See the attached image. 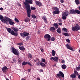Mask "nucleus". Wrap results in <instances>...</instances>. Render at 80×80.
I'll return each instance as SVG.
<instances>
[{"label":"nucleus","instance_id":"1","mask_svg":"<svg viewBox=\"0 0 80 80\" xmlns=\"http://www.w3.org/2000/svg\"><path fill=\"white\" fill-rule=\"evenodd\" d=\"M30 4H32L33 3V1L32 0H26L25 2H23V5L25 6V8H28L29 7L30 8Z\"/></svg>","mask_w":80,"mask_h":80},{"label":"nucleus","instance_id":"2","mask_svg":"<svg viewBox=\"0 0 80 80\" xmlns=\"http://www.w3.org/2000/svg\"><path fill=\"white\" fill-rule=\"evenodd\" d=\"M7 18H9L6 17V19L3 18V16H2V15H0V19L1 21H2V22H4V23H5L6 24H7L8 22V20L7 19Z\"/></svg>","mask_w":80,"mask_h":80},{"label":"nucleus","instance_id":"3","mask_svg":"<svg viewBox=\"0 0 80 80\" xmlns=\"http://www.w3.org/2000/svg\"><path fill=\"white\" fill-rule=\"evenodd\" d=\"M62 18L63 20H65L67 18L66 17L68 16L69 15V12L68 11H66L64 12L62 14Z\"/></svg>","mask_w":80,"mask_h":80},{"label":"nucleus","instance_id":"4","mask_svg":"<svg viewBox=\"0 0 80 80\" xmlns=\"http://www.w3.org/2000/svg\"><path fill=\"white\" fill-rule=\"evenodd\" d=\"M72 29L73 31L80 30V26L78 25V24H76L74 27H73L72 28Z\"/></svg>","mask_w":80,"mask_h":80},{"label":"nucleus","instance_id":"5","mask_svg":"<svg viewBox=\"0 0 80 80\" xmlns=\"http://www.w3.org/2000/svg\"><path fill=\"white\" fill-rule=\"evenodd\" d=\"M57 76L59 78H62V77L64 78V74L61 71L59 72V73L57 74Z\"/></svg>","mask_w":80,"mask_h":80},{"label":"nucleus","instance_id":"6","mask_svg":"<svg viewBox=\"0 0 80 80\" xmlns=\"http://www.w3.org/2000/svg\"><path fill=\"white\" fill-rule=\"evenodd\" d=\"M26 8V10H27L28 17H29V18H30V13H31V10L30 9V7H28Z\"/></svg>","mask_w":80,"mask_h":80},{"label":"nucleus","instance_id":"7","mask_svg":"<svg viewBox=\"0 0 80 80\" xmlns=\"http://www.w3.org/2000/svg\"><path fill=\"white\" fill-rule=\"evenodd\" d=\"M20 34L22 37H23V38H25V37H27V36L29 35V33L24 32L23 33H20Z\"/></svg>","mask_w":80,"mask_h":80},{"label":"nucleus","instance_id":"8","mask_svg":"<svg viewBox=\"0 0 80 80\" xmlns=\"http://www.w3.org/2000/svg\"><path fill=\"white\" fill-rule=\"evenodd\" d=\"M12 53H13L14 54H15V55H18V51L17 49H16L15 48H12Z\"/></svg>","mask_w":80,"mask_h":80},{"label":"nucleus","instance_id":"9","mask_svg":"<svg viewBox=\"0 0 80 80\" xmlns=\"http://www.w3.org/2000/svg\"><path fill=\"white\" fill-rule=\"evenodd\" d=\"M44 38L47 39V41L49 42L50 40L51 36L49 34H46L44 36Z\"/></svg>","mask_w":80,"mask_h":80},{"label":"nucleus","instance_id":"10","mask_svg":"<svg viewBox=\"0 0 80 80\" xmlns=\"http://www.w3.org/2000/svg\"><path fill=\"white\" fill-rule=\"evenodd\" d=\"M7 19L8 20L9 22V24H10V25H14V24H15V23L12 21V19H11L10 18H7Z\"/></svg>","mask_w":80,"mask_h":80},{"label":"nucleus","instance_id":"11","mask_svg":"<svg viewBox=\"0 0 80 80\" xmlns=\"http://www.w3.org/2000/svg\"><path fill=\"white\" fill-rule=\"evenodd\" d=\"M50 60H53L54 61H55V62H58V58L57 57H51L50 58Z\"/></svg>","mask_w":80,"mask_h":80},{"label":"nucleus","instance_id":"12","mask_svg":"<svg viewBox=\"0 0 80 80\" xmlns=\"http://www.w3.org/2000/svg\"><path fill=\"white\" fill-rule=\"evenodd\" d=\"M66 47L68 49H69V50H72V51H74V49H73V48L71 47L70 46V45L68 44H67Z\"/></svg>","mask_w":80,"mask_h":80},{"label":"nucleus","instance_id":"13","mask_svg":"<svg viewBox=\"0 0 80 80\" xmlns=\"http://www.w3.org/2000/svg\"><path fill=\"white\" fill-rule=\"evenodd\" d=\"M10 33L11 35H14V36H16V37H17V36H18V33L17 32L15 33L13 30L11 31L10 32Z\"/></svg>","mask_w":80,"mask_h":80},{"label":"nucleus","instance_id":"14","mask_svg":"<svg viewBox=\"0 0 80 80\" xmlns=\"http://www.w3.org/2000/svg\"><path fill=\"white\" fill-rule=\"evenodd\" d=\"M3 72H7L8 70V68L6 66L4 67L2 69Z\"/></svg>","mask_w":80,"mask_h":80},{"label":"nucleus","instance_id":"15","mask_svg":"<svg viewBox=\"0 0 80 80\" xmlns=\"http://www.w3.org/2000/svg\"><path fill=\"white\" fill-rule=\"evenodd\" d=\"M49 30L52 32H55V28L53 27H51L50 28Z\"/></svg>","mask_w":80,"mask_h":80},{"label":"nucleus","instance_id":"16","mask_svg":"<svg viewBox=\"0 0 80 80\" xmlns=\"http://www.w3.org/2000/svg\"><path fill=\"white\" fill-rule=\"evenodd\" d=\"M36 5H38V6H39V7H40V6H42V3L37 1H36Z\"/></svg>","mask_w":80,"mask_h":80},{"label":"nucleus","instance_id":"17","mask_svg":"<svg viewBox=\"0 0 80 80\" xmlns=\"http://www.w3.org/2000/svg\"><path fill=\"white\" fill-rule=\"evenodd\" d=\"M52 13H53V14H59V13H60V11L55 10L53 11L52 12Z\"/></svg>","mask_w":80,"mask_h":80},{"label":"nucleus","instance_id":"18","mask_svg":"<svg viewBox=\"0 0 80 80\" xmlns=\"http://www.w3.org/2000/svg\"><path fill=\"white\" fill-rule=\"evenodd\" d=\"M19 48L21 50H25V48L22 46H19Z\"/></svg>","mask_w":80,"mask_h":80},{"label":"nucleus","instance_id":"19","mask_svg":"<svg viewBox=\"0 0 80 80\" xmlns=\"http://www.w3.org/2000/svg\"><path fill=\"white\" fill-rule=\"evenodd\" d=\"M70 13H71V14H73L74 13H75V10H70Z\"/></svg>","mask_w":80,"mask_h":80},{"label":"nucleus","instance_id":"20","mask_svg":"<svg viewBox=\"0 0 80 80\" xmlns=\"http://www.w3.org/2000/svg\"><path fill=\"white\" fill-rule=\"evenodd\" d=\"M53 26L55 27L57 29V28H58V24L57 23H54L53 24Z\"/></svg>","mask_w":80,"mask_h":80},{"label":"nucleus","instance_id":"21","mask_svg":"<svg viewBox=\"0 0 80 80\" xmlns=\"http://www.w3.org/2000/svg\"><path fill=\"white\" fill-rule=\"evenodd\" d=\"M57 32L58 33H61V29L60 28H58V29L57 30Z\"/></svg>","mask_w":80,"mask_h":80},{"label":"nucleus","instance_id":"22","mask_svg":"<svg viewBox=\"0 0 80 80\" xmlns=\"http://www.w3.org/2000/svg\"><path fill=\"white\" fill-rule=\"evenodd\" d=\"M12 29L14 30V31L15 32H18V31L19 30L17 28H13Z\"/></svg>","mask_w":80,"mask_h":80},{"label":"nucleus","instance_id":"23","mask_svg":"<svg viewBox=\"0 0 80 80\" xmlns=\"http://www.w3.org/2000/svg\"><path fill=\"white\" fill-rule=\"evenodd\" d=\"M71 77L73 78H75L76 77V75L75 74H72L71 75Z\"/></svg>","mask_w":80,"mask_h":80},{"label":"nucleus","instance_id":"24","mask_svg":"<svg viewBox=\"0 0 80 80\" xmlns=\"http://www.w3.org/2000/svg\"><path fill=\"white\" fill-rule=\"evenodd\" d=\"M62 68L63 69H65L67 68V66L65 64H63L62 66Z\"/></svg>","mask_w":80,"mask_h":80},{"label":"nucleus","instance_id":"25","mask_svg":"<svg viewBox=\"0 0 80 80\" xmlns=\"http://www.w3.org/2000/svg\"><path fill=\"white\" fill-rule=\"evenodd\" d=\"M6 29H7L8 32H9V33H10V32H11L12 31V29H11V28H7Z\"/></svg>","mask_w":80,"mask_h":80},{"label":"nucleus","instance_id":"26","mask_svg":"<svg viewBox=\"0 0 80 80\" xmlns=\"http://www.w3.org/2000/svg\"><path fill=\"white\" fill-rule=\"evenodd\" d=\"M62 30L63 32H67L68 30L67 29H66L65 28H62Z\"/></svg>","mask_w":80,"mask_h":80},{"label":"nucleus","instance_id":"27","mask_svg":"<svg viewBox=\"0 0 80 80\" xmlns=\"http://www.w3.org/2000/svg\"><path fill=\"white\" fill-rule=\"evenodd\" d=\"M75 2L76 5H79L80 4V2L79 0H75Z\"/></svg>","mask_w":80,"mask_h":80},{"label":"nucleus","instance_id":"28","mask_svg":"<svg viewBox=\"0 0 80 80\" xmlns=\"http://www.w3.org/2000/svg\"><path fill=\"white\" fill-rule=\"evenodd\" d=\"M40 65L41 66V67H42L45 66V63H44L43 62L40 63Z\"/></svg>","mask_w":80,"mask_h":80},{"label":"nucleus","instance_id":"29","mask_svg":"<svg viewBox=\"0 0 80 80\" xmlns=\"http://www.w3.org/2000/svg\"><path fill=\"white\" fill-rule=\"evenodd\" d=\"M63 35H64L65 36H66L67 37H68V36H69L68 33L65 32H63Z\"/></svg>","mask_w":80,"mask_h":80},{"label":"nucleus","instance_id":"30","mask_svg":"<svg viewBox=\"0 0 80 80\" xmlns=\"http://www.w3.org/2000/svg\"><path fill=\"white\" fill-rule=\"evenodd\" d=\"M75 13H78V14H80V11L77 10H75Z\"/></svg>","mask_w":80,"mask_h":80},{"label":"nucleus","instance_id":"31","mask_svg":"<svg viewBox=\"0 0 80 80\" xmlns=\"http://www.w3.org/2000/svg\"><path fill=\"white\" fill-rule=\"evenodd\" d=\"M52 56H55V51L54 50H52Z\"/></svg>","mask_w":80,"mask_h":80},{"label":"nucleus","instance_id":"32","mask_svg":"<svg viewBox=\"0 0 80 80\" xmlns=\"http://www.w3.org/2000/svg\"><path fill=\"white\" fill-rule=\"evenodd\" d=\"M32 18L34 19H35V18H36V16H35V14H32Z\"/></svg>","mask_w":80,"mask_h":80},{"label":"nucleus","instance_id":"33","mask_svg":"<svg viewBox=\"0 0 80 80\" xmlns=\"http://www.w3.org/2000/svg\"><path fill=\"white\" fill-rule=\"evenodd\" d=\"M14 20L16 22H17V23H18V22H19V21L16 18H15Z\"/></svg>","mask_w":80,"mask_h":80},{"label":"nucleus","instance_id":"34","mask_svg":"<svg viewBox=\"0 0 80 80\" xmlns=\"http://www.w3.org/2000/svg\"><path fill=\"white\" fill-rule=\"evenodd\" d=\"M30 21V19L28 18H27L25 20V22H28Z\"/></svg>","mask_w":80,"mask_h":80},{"label":"nucleus","instance_id":"35","mask_svg":"<svg viewBox=\"0 0 80 80\" xmlns=\"http://www.w3.org/2000/svg\"><path fill=\"white\" fill-rule=\"evenodd\" d=\"M74 73L77 75V76H78V72L77 71H74Z\"/></svg>","mask_w":80,"mask_h":80},{"label":"nucleus","instance_id":"36","mask_svg":"<svg viewBox=\"0 0 80 80\" xmlns=\"http://www.w3.org/2000/svg\"><path fill=\"white\" fill-rule=\"evenodd\" d=\"M28 58H32V54H29L28 55Z\"/></svg>","mask_w":80,"mask_h":80},{"label":"nucleus","instance_id":"37","mask_svg":"<svg viewBox=\"0 0 80 80\" xmlns=\"http://www.w3.org/2000/svg\"><path fill=\"white\" fill-rule=\"evenodd\" d=\"M23 65H26L27 64V62H23L22 63Z\"/></svg>","mask_w":80,"mask_h":80},{"label":"nucleus","instance_id":"38","mask_svg":"<svg viewBox=\"0 0 80 80\" xmlns=\"http://www.w3.org/2000/svg\"><path fill=\"white\" fill-rule=\"evenodd\" d=\"M53 9H54V10H59L58 8L57 7H54Z\"/></svg>","mask_w":80,"mask_h":80},{"label":"nucleus","instance_id":"39","mask_svg":"<svg viewBox=\"0 0 80 80\" xmlns=\"http://www.w3.org/2000/svg\"><path fill=\"white\" fill-rule=\"evenodd\" d=\"M31 10H35V9H36L34 7H32V6L31 7Z\"/></svg>","mask_w":80,"mask_h":80},{"label":"nucleus","instance_id":"40","mask_svg":"<svg viewBox=\"0 0 80 80\" xmlns=\"http://www.w3.org/2000/svg\"><path fill=\"white\" fill-rule=\"evenodd\" d=\"M41 60L42 62L43 63H45V62L46 60L44 59H43V58H42Z\"/></svg>","mask_w":80,"mask_h":80},{"label":"nucleus","instance_id":"41","mask_svg":"<svg viewBox=\"0 0 80 80\" xmlns=\"http://www.w3.org/2000/svg\"><path fill=\"white\" fill-rule=\"evenodd\" d=\"M29 38H30V37L27 36L26 38V40L27 41H28L29 40Z\"/></svg>","mask_w":80,"mask_h":80},{"label":"nucleus","instance_id":"42","mask_svg":"<svg viewBox=\"0 0 80 80\" xmlns=\"http://www.w3.org/2000/svg\"><path fill=\"white\" fill-rule=\"evenodd\" d=\"M51 40L52 41H54L55 40V38L53 37H52Z\"/></svg>","mask_w":80,"mask_h":80},{"label":"nucleus","instance_id":"43","mask_svg":"<svg viewBox=\"0 0 80 80\" xmlns=\"http://www.w3.org/2000/svg\"><path fill=\"white\" fill-rule=\"evenodd\" d=\"M27 63L28 65H29L31 67H32V65L31 64V63H30V62H28Z\"/></svg>","mask_w":80,"mask_h":80},{"label":"nucleus","instance_id":"44","mask_svg":"<svg viewBox=\"0 0 80 80\" xmlns=\"http://www.w3.org/2000/svg\"><path fill=\"white\" fill-rule=\"evenodd\" d=\"M61 63H65V61L64 60L61 59Z\"/></svg>","mask_w":80,"mask_h":80},{"label":"nucleus","instance_id":"45","mask_svg":"<svg viewBox=\"0 0 80 80\" xmlns=\"http://www.w3.org/2000/svg\"><path fill=\"white\" fill-rule=\"evenodd\" d=\"M80 67H78L76 68L77 70H80Z\"/></svg>","mask_w":80,"mask_h":80},{"label":"nucleus","instance_id":"46","mask_svg":"<svg viewBox=\"0 0 80 80\" xmlns=\"http://www.w3.org/2000/svg\"><path fill=\"white\" fill-rule=\"evenodd\" d=\"M42 19L44 20L45 22H47V18H43Z\"/></svg>","mask_w":80,"mask_h":80},{"label":"nucleus","instance_id":"47","mask_svg":"<svg viewBox=\"0 0 80 80\" xmlns=\"http://www.w3.org/2000/svg\"><path fill=\"white\" fill-rule=\"evenodd\" d=\"M18 62L19 63H22V61H21V60H20V59H18Z\"/></svg>","mask_w":80,"mask_h":80},{"label":"nucleus","instance_id":"48","mask_svg":"<svg viewBox=\"0 0 80 80\" xmlns=\"http://www.w3.org/2000/svg\"><path fill=\"white\" fill-rule=\"evenodd\" d=\"M66 41L67 42H68V43H70V40L68 39H66Z\"/></svg>","mask_w":80,"mask_h":80},{"label":"nucleus","instance_id":"49","mask_svg":"<svg viewBox=\"0 0 80 80\" xmlns=\"http://www.w3.org/2000/svg\"><path fill=\"white\" fill-rule=\"evenodd\" d=\"M40 62H38L37 63V66H38V65H40Z\"/></svg>","mask_w":80,"mask_h":80},{"label":"nucleus","instance_id":"50","mask_svg":"<svg viewBox=\"0 0 80 80\" xmlns=\"http://www.w3.org/2000/svg\"><path fill=\"white\" fill-rule=\"evenodd\" d=\"M17 5L18 7H20V6H21V4H20V3H17Z\"/></svg>","mask_w":80,"mask_h":80},{"label":"nucleus","instance_id":"51","mask_svg":"<svg viewBox=\"0 0 80 80\" xmlns=\"http://www.w3.org/2000/svg\"><path fill=\"white\" fill-rule=\"evenodd\" d=\"M58 25H62V22H59L58 23Z\"/></svg>","mask_w":80,"mask_h":80},{"label":"nucleus","instance_id":"52","mask_svg":"<svg viewBox=\"0 0 80 80\" xmlns=\"http://www.w3.org/2000/svg\"><path fill=\"white\" fill-rule=\"evenodd\" d=\"M60 2L61 3H63L64 2V1H63V0H61Z\"/></svg>","mask_w":80,"mask_h":80},{"label":"nucleus","instance_id":"53","mask_svg":"<svg viewBox=\"0 0 80 80\" xmlns=\"http://www.w3.org/2000/svg\"><path fill=\"white\" fill-rule=\"evenodd\" d=\"M41 50L42 52H44V50L43 49H41Z\"/></svg>","mask_w":80,"mask_h":80},{"label":"nucleus","instance_id":"54","mask_svg":"<svg viewBox=\"0 0 80 80\" xmlns=\"http://www.w3.org/2000/svg\"><path fill=\"white\" fill-rule=\"evenodd\" d=\"M58 21L60 22H62V20H61V19H58Z\"/></svg>","mask_w":80,"mask_h":80},{"label":"nucleus","instance_id":"55","mask_svg":"<svg viewBox=\"0 0 80 80\" xmlns=\"http://www.w3.org/2000/svg\"><path fill=\"white\" fill-rule=\"evenodd\" d=\"M38 33H40V31L38 30Z\"/></svg>","mask_w":80,"mask_h":80},{"label":"nucleus","instance_id":"56","mask_svg":"<svg viewBox=\"0 0 80 80\" xmlns=\"http://www.w3.org/2000/svg\"><path fill=\"white\" fill-rule=\"evenodd\" d=\"M22 44H22V43H19V44H18V45H22Z\"/></svg>","mask_w":80,"mask_h":80},{"label":"nucleus","instance_id":"57","mask_svg":"<svg viewBox=\"0 0 80 80\" xmlns=\"http://www.w3.org/2000/svg\"><path fill=\"white\" fill-rule=\"evenodd\" d=\"M40 72H43V70L42 69H40Z\"/></svg>","mask_w":80,"mask_h":80},{"label":"nucleus","instance_id":"58","mask_svg":"<svg viewBox=\"0 0 80 80\" xmlns=\"http://www.w3.org/2000/svg\"><path fill=\"white\" fill-rule=\"evenodd\" d=\"M37 80H40V78H37Z\"/></svg>","mask_w":80,"mask_h":80},{"label":"nucleus","instance_id":"59","mask_svg":"<svg viewBox=\"0 0 80 80\" xmlns=\"http://www.w3.org/2000/svg\"><path fill=\"white\" fill-rule=\"evenodd\" d=\"M0 10H3V8H0Z\"/></svg>","mask_w":80,"mask_h":80},{"label":"nucleus","instance_id":"60","mask_svg":"<svg viewBox=\"0 0 80 80\" xmlns=\"http://www.w3.org/2000/svg\"><path fill=\"white\" fill-rule=\"evenodd\" d=\"M78 78L79 79H80V74L78 76Z\"/></svg>","mask_w":80,"mask_h":80},{"label":"nucleus","instance_id":"61","mask_svg":"<svg viewBox=\"0 0 80 80\" xmlns=\"http://www.w3.org/2000/svg\"><path fill=\"white\" fill-rule=\"evenodd\" d=\"M34 62H37V60H36L34 59Z\"/></svg>","mask_w":80,"mask_h":80},{"label":"nucleus","instance_id":"62","mask_svg":"<svg viewBox=\"0 0 80 80\" xmlns=\"http://www.w3.org/2000/svg\"><path fill=\"white\" fill-rule=\"evenodd\" d=\"M21 80H25L24 78H22L21 79Z\"/></svg>","mask_w":80,"mask_h":80},{"label":"nucleus","instance_id":"63","mask_svg":"<svg viewBox=\"0 0 80 80\" xmlns=\"http://www.w3.org/2000/svg\"><path fill=\"white\" fill-rule=\"evenodd\" d=\"M78 8H79V10H80V6H79V7H78Z\"/></svg>","mask_w":80,"mask_h":80},{"label":"nucleus","instance_id":"64","mask_svg":"<svg viewBox=\"0 0 80 80\" xmlns=\"http://www.w3.org/2000/svg\"><path fill=\"white\" fill-rule=\"evenodd\" d=\"M6 80H9V79H8V78H7L6 79Z\"/></svg>","mask_w":80,"mask_h":80}]
</instances>
